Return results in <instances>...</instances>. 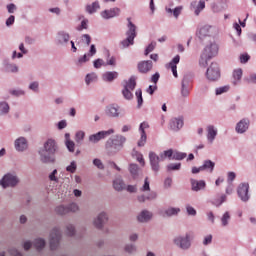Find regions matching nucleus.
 Returning a JSON list of instances; mask_svg holds the SVG:
<instances>
[{"label": "nucleus", "mask_w": 256, "mask_h": 256, "mask_svg": "<svg viewBox=\"0 0 256 256\" xmlns=\"http://www.w3.org/2000/svg\"><path fill=\"white\" fill-rule=\"evenodd\" d=\"M82 41L86 43V45H91V36H89V34L82 35Z\"/></svg>", "instance_id": "nucleus-60"}, {"label": "nucleus", "mask_w": 256, "mask_h": 256, "mask_svg": "<svg viewBox=\"0 0 256 256\" xmlns=\"http://www.w3.org/2000/svg\"><path fill=\"white\" fill-rule=\"evenodd\" d=\"M97 80V75L95 73L86 75V85H89L90 83H93V81Z\"/></svg>", "instance_id": "nucleus-46"}, {"label": "nucleus", "mask_w": 256, "mask_h": 256, "mask_svg": "<svg viewBox=\"0 0 256 256\" xmlns=\"http://www.w3.org/2000/svg\"><path fill=\"white\" fill-rule=\"evenodd\" d=\"M181 11H183V7L182 6H178L173 10V16L177 19L179 17V15H181Z\"/></svg>", "instance_id": "nucleus-56"}, {"label": "nucleus", "mask_w": 256, "mask_h": 256, "mask_svg": "<svg viewBox=\"0 0 256 256\" xmlns=\"http://www.w3.org/2000/svg\"><path fill=\"white\" fill-rule=\"evenodd\" d=\"M149 159L151 168L157 173V171H159V162L163 161L161 160V156L159 157L157 154H155V152H150Z\"/></svg>", "instance_id": "nucleus-11"}, {"label": "nucleus", "mask_w": 256, "mask_h": 256, "mask_svg": "<svg viewBox=\"0 0 256 256\" xmlns=\"http://www.w3.org/2000/svg\"><path fill=\"white\" fill-rule=\"evenodd\" d=\"M173 155H174L173 150H166L162 154H160L161 161H165V159H167V157H168V159H171V157L173 159Z\"/></svg>", "instance_id": "nucleus-36"}, {"label": "nucleus", "mask_w": 256, "mask_h": 256, "mask_svg": "<svg viewBox=\"0 0 256 256\" xmlns=\"http://www.w3.org/2000/svg\"><path fill=\"white\" fill-rule=\"evenodd\" d=\"M145 129H149V123L142 122L139 127L140 133H145Z\"/></svg>", "instance_id": "nucleus-59"}, {"label": "nucleus", "mask_w": 256, "mask_h": 256, "mask_svg": "<svg viewBox=\"0 0 256 256\" xmlns=\"http://www.w3.org/2000/svg\"><path fill=\"white\" fill-rule=\"evenodd\" d=\"M15 23V16L11 15L7 20H6V25L7 27H11Z\"/></svg>", "instance_id": "nucleus-62"}, {"label": "nucleus", "mask_w": 256, "mask_h": 256, "mask_svg": "<svg viewBox=\"0 0 256 256\" xmlns=\"http://www.w3.org/2000/svg\"><path fill=\"white\" fill-rule=\"evenodd\" d=\"M66 147H67L68 151H70V153H73L75 151V142H73L71 140H67Z\"/></svg>", "instance_id": "nucleus-52"}, {"label": "nucleus", "mask_w": 256, "mask_h": 256, "mask_svg": "<svg viewBox=\"0 0 256 256\" xmlns=\"http://www.w3.org/2000/svg\"><path fill=\"white\" fill-rule=\"evenodd\" d=\"M67 208L69 209V213L79 211V206H77L75 203H71L69 206H67Z\"/></svg>", "instance_id": "nucleus-57"}, {"label": "nucleus", "mask_w": 256, "mask_h": 256, "mask_svg": "<svg viewBox=\"0 0 256 256\" xmlns=\"http://www.w3.org/2000/svg\"><path fill=\"white\" fill-rule=\"evenodd\" d=\"M207 132H208V135H207L208 141L210 143H213V141L215 140V137H217V129H215V126L210 125L207 127Z\"/></svg>", "instance_id": "nucleus-20"}, {"label": "nucleus", "mask_w": 256, "mask_h": 256, "mask_svg": "<svg viewBox=\"0 0 256 256\" xmlns=\"http://www.w3.org/2000/svg\"><path fill=\"white\" fill-rule=\"evenodd\" d=\"M241 77H243V70L242 69H236L233 72V79L234 85H237V81H241Z\"/></svg>", "instance_id": "nucleus-33"}, {"label": "nucleus", "mask_w": 256, "mask_h": 256, "mask_svg": "<svg viewBox=\"0 0 256 256\" xmlns=\"http://www.w3.org/2000/svg\"><path fill=\"white\" fill-rule=\"evenodd\" d=\"M175 245L180 249H189L191 247V240H189V234H186L185 237H177L174 239Z\"/></svg>", "instance_id": "nucleus-9"}, {"label": "nucleus", "mask_w": 256, "mask_h": 256, "mask_svg": "<svg viewBox=\"0 0 256 256\" xmlns=\"http://www.w3.org/2000/svg\"><path fill=\"white\" fill-rule=\"evenodd\" d=\"M249 129V120L242 119L237 125H236V131L237 133H245Z\"/></svg>", "instance_id": "nucleus-17"}, {"label": "nucleus", "mask_w": 256, "mask_h": 256, "mask_svg": "<svg viewBox=\"0 0 256 256\" xmlns=\"http://www.w3.org/2000/svg\"><path fill=\"white\" fill-rule=\"evenodd\" d=\"M226 201H227V195L222 194L221 196L214 198L212 203L216 207H220V205H223V203H225Z\"/></svg>", "instance_id": "nucleus-28"}, {"label": "nucleus", "mask_w": 256, "mask_h": 256, "mask_svg": "<svg viewBox=\"0 0 256 256\" xmlns=\"http://www.w3.org/2000/svg\"><path fill=\"white\" fill-rule=\"evenodd\" d=\"M17 183H19V179L13 174H6L0 181V185L4 189L7 187H15Z\"/></svg>", "instance_id": "nucleus-5"}, {"label": "nucleus", "mask_w": 256, "mask_h": 256, "mask_svg": "<svg viewBox=\"0 0 256 256\" xmlns=\"http://www.w3.org/2000/svg\"><path fill=\"white\" fill-rule=\"evenodd\" d=\"M83 139H85V132L78 131L75 136L76 143H81V141H83Z\"/></svg>", "instance_id": "nucleus-48"}, {"label": "nucleus", "mask_w": 256, "mask_h": 256, "mask_svg": "<svg viewBox=\"0 0 256 256\" xmlns=\"http://www.w3.org/2000/svg\"><path fill=\"white\" fill-rule=\"evenodd\" d=\"M107 214L105 212H102L98 215L97 219L94 220V226L97 229H101L105 223H107Z\"/></svg>", "instance_id": "nucleus-14"}, {"label": "nucleus", "mask_w": 256, "mask_h": 256, "mask_svg": "<svg viewBox=\"0 0 256 256\" xmlns=\"http://www.w3.org/2000/svg\"><path fill=\"white\" fill-rule=\"evenodd\" d=\"M155 47H157V43L151 42L145 50V55H149V53L153 52L155 50Z\"/></svg>", "instance_id": "nucleus-47"}, {"label": "nucleus", "mask_w": 256, "mask_h": 256, "mask_svg": "<svg viewBox=\"0 0 256 256\" xmlns=\"http://www.w3.org/2000/svg\"><path fill=\"white\" fill-rule=\"evenodd\" d=\"M181 209L179 208H168L164 212H161L162 217H172V215H177Z\"/></svg>", "instance_id": "nucleus-25"}, {"label": "nucleus", "mask_w": 256, "mask_h": 256, "mask_svg": "<svg viewBox=\"0 0 256 256\" xmlns=\"http://www.w3.org/2000/svg\"><path fill=\"white\" fill-rule=\"evenodd\" d=\"M218 52H219V46L215 43H211L210 45L204 48L202 53H204V55L213 59V57H215V55H217Z\"/></svg>", "instance_id": "nucleus-10"}, {"label": "nucleus", "mask_w": 256, "mask_h": 256, "mask_svg": "<svg viewBox=\"0 0 256 256\" xmlns=\"http://www.w3.org/2000/svg\"><path fill=\"white\" fill-rule=\"evenodd\" d=\"M151 217H153V215L151 214V212L147 211V210H143L139 216H138V221L140 223H147V221H149L151 219Z\"/></svg>", "instance_id": "nucleus-19"}, {"label": "nucleus", "mask_w": 256, "mask_h": 256, "mask_svg": "<svg viewBox=\"0 0 256 256\" xmlns=\"http://www.w3.org/2000/svg\"><path fill=\"white\" fill-rule=\"evenodd\" d=\"M59 241H61V232L58 228H54L50 234V249L55 251L59 247Z\"/></svg>", "instance_id": "nucleus-6"}, {"label": "nucleus", "mask_w": 256, "mask_h": 256, "mask_svg": "<svg viewBox=\"0 0 256 256\" xmlns=\"http://www.w3.org/2000/svg\"><path fill=\"white\" fill-rule=\"evenodd\" d=\"M157 199V193L151 192L147 197L145 195L138 196L139 203H145V201H151Z\"/></svg>", "instance_id": "nucleus-27"}, {"label": "nucleus", "mask_w": 256, "mask_h": 256, "mask_svg": "<svg viewBox=\"0 0 256 256\" xmlns=\"http://www.w3.org/2000/svg\"><path fill=\"white\" fill-rule=\"evenodd\" d=\"M209 59H211V57L206 56V54L202 52L199 60L200 67H206L209 64Z\"/></svg>", "instance_id": "nucleus-31"}, {"label": "nucleus", "mask_w": 256, "mask_h": 256, "mask_svg": "<svg viewBox=\"0 0 256 256\" xmlns=\"http://www.w3.org/2000/svg\"><path fill=\"white\" fill-rule=\"evenodd\" d=\"M185 157H187V153L174 152V154H173V159H175L176 161H181V160L185 159Z\"/></svg>", "instance_id": "nucleus-44"}, {"label": "nucleus", "mask_w": 256, "mask_h": 256, "mask_svg": "<svg viewBox=\"0 0 256 256\" xmlns=\"http://www.w3.org/2000/svg\"><path fill=\"white\" fill-rule=\"evenodd\" d=\"M93 163L95 167H98V169H103V162H101L99 159H94Z\"/></svg>", "instance_id": "nucleus-64"}, {"label": "nucleus", "mask_w": 256, "mask_h": 256, "mask_svg": "<svg viewBox=\"0 0 256 256\" xmlns=\"http://www.w3.org/2000/svg\"><path fill=\"white\" fill-rule=\"evenodd\" d=\"M115 133V130L109 129L108 131H100L96 134H92L89 136L90 143H99L101 139H105V137H109V135H113Z\"/></svg>", "instance_id": "nucleus-7"}, {"label": "nucleus", "mask_w": 256, "mask_h": 256, "mask_svg": "<svg viewBox=\"0 0 256 256\" xmlns=\"http://www.w3.org/2000/svg\"><path fill=\"white\" fill-rule=\"evenodd\" d=\"M129 171L134 179L139 175V166L137 164H130Z\"/></svg>", "instance_id": "nucleus-32"}, {"label": "nucleus", "mask_w": 256, "mask_h": 256, "mask_svg": "<svg viewBox=\"0 0 256 256\" xmlns=\"http://www.w3.org/2000/svg\"><path fill=\"white\" fill-rule=\"evenodd\" d=\"M205 9V1L200 0L198 6L195 9V15H199V13H201V11H203Z\"/></svg>", "instance_id": "nucleus-45"}, {"label": "nucleus", "mask_w": 256, "mask_h": 256, "mask_svg": "<svg viewBox=\"0 0 256 256\" xmlns=\"http://www.w3.org/2000/svg\"><path fill=\"white\" fill-rule=\"evenodd\" d=\"M15 148L17 151H25L27 149V140L23 137L18 138L15 141Z\"/></svg>", "instance_id": "nucleus-18"}, {"label": "nucleus", "mask_w": 256, "mask_h": 256, "mask_svg": "<svg viewBox=\"0 0 256 256\" xmlns=\"http://www.w3.org/2000/svg\"><path fill=\"white\" fill-rule=\"evenodd\" d=\"M66 229H67V235L69 236V237H73V235H75V227H73V225H68L67 227H66Z\"/></svg>", "instance_id": "nucleus-53"}, {"label": "nucleus", "mask_w": 256, "mask_h": 256, "mask_svg": "<svg viewBox=\"0 0 256 256\" xmlns=\"http://www.w3.org/2000/svg\"><path fill=\"white\" fill-rule=\"evenodd\" d=\"M153 69V62L151 60L142 61L138 64V70L140 73H149Z\"/></svg>", "instance_id": "nucleus-12"}, {"label": "nucleus", "mask_w": 256, "mask_h": 256, "mask_svg": "<svg viewBox=\"0 0 256 256\" xmlns=\"http://www.w3.org/2000/svg\"><path fill=\"white\" fill-rule=\"evenodd\" d=\"M149 189H150L149 178L146 177L145 180H144V185L141 188V191H149Z\"/></svg>", "instance_id": "nucleus-61"}, {"label": "nucleus", "mask_w": 256, "mask_h": 256, "mask_svg": "<svg viewBox=\"0 0 256 256\" xmlns=\"http://www.w3.org/2000/svg\"><path fill=\"white\" fill-rule=\"evenodd\" d=\"M55 211L58 215H67V213H69V208L61 205L56 207Z\"/></svg>", "instance_id": "nucleus-37"}, {"label": "nucleus", "mask_w": 256, "mask_h": 256, "mask_svg": "<svg viewBox=\"0 0 256 256\" xmlns=\"http://www.w3.org/2000/svg\"><path fill=\"white\" fill-rule=\"evenodd\" d=\"M125 141H127V138L117 135L114 139L107 140L106 149H108V151H114L115 153L116 151H121L123 145H125Z\"/></svg>", "instance_id": "nucleus-3"}, {"label": "nucleus", "mask_w": 256, "mask_h": 256, "mask_svg": "<svg viewBox=\"0 0 256 256\" xmlns=\"http://www.w3.org/2000/svg\"><path fill=\"white\" fill-rule=\"evenodd\" d=\"M250 57L248 54H242L240 55V62L241 63H247V61H249Z\"/></svg>", "instance_id": "nucleus-63"}, {"label": "nucleus", "mask_w": 256, "mask_h": 256, "mask_svg": "<svg viewBox=\"0 0 256 256\" xmlns=\"http://www.w3.org/2000/svg\"><path fill=\"white\" fill-rule=\"evenodd\" d=\"M106 114L109 117H119V109L115 107L114 105H110L106 109Z\"/></svg>", "instance_id": "nucleus-24"}, {"label": "nucleus", "mask_w": 256, "mask_h": 256, "mask_svg": "<svg viewBox=\"0 0 256 256\" xmlns=\"http://www.w3.org/2000/svg\"><path fill=\"white\" fill-rule=\"evenodd\" d=\"M213 169H215V163L211 160H205L202 165V171H209V173H213Z\"/></svg>", "instance_id": "nucleus-23"}, {"label": "nucleus", "mask_w": 256, "mask_h": 256, "mask_svg": "<svg viewBox=\"0 0 256 256\" xmlns=\"http://www.w3.org/2000/svg\"><path fill=\"white\" fill-rule=\"evenodd\" d=\"M128 21V31L126 32L127 38L121 42L122 47H129V45H133L135 38L137 37L136 29L137 27L133 22H131V18H127Z\"/></svg>", "instance_id": "nucleus-2"}, {"label": "nucleus", "mask_w": 256, "mask_h": 256, "mask_svg": "<svg viewBox=\"0 0 256 256\" xmlns=\"http://www.w3.org/2000/svg\"><path fill=\"white\" fill-rule=\"evenodd\" d=\"M57 149V142L53 139H48L44 143V148L39 151L42 163H55V153H57Z\"/></svg>", "instance_id": "nucleus-1"}, {"label": "nucleus", "mask_w": 256, "mask_h": 256, "mask_svg": "<svg viewBox=\"0 0 256 256\" xmlns=\"http://www.w3.org/2000/svg\"><path fill=\"white\" fill-rule=\"evenodd\" d=\"M58 41L59 43H68L69 42V34L65 32H59L58 33Z\"/></svg>", "instance_id": "nucleus-35"}, {"label": "nucleus", "mask_w": 256, "mask_h": 256, "mask_svg": "<svg viewBox=\"0 0 256 256\" xmlns=\"http://www.w3.org/2000/svg\"><path fill=\"white\" fill-rule=\"evenodd\" d=\"M135 87H137V82L135 81V77H131L128 82H126L124 89H129L130 91H133Z\"/></svg>", "instance_id": "nucleus-30"}, {"label": "nucleus", "mask_w": 256, "mask_h": 256, "mask_svg": "<svg viewBox=\"0 0 256 256\" xmlns=\"http://www.w3.org/2000/svg\"><path fill=\"white\" fill-rule=\"evenodd\" d=\"M191 185H192L193 191H201V189H205V186H206L205 181L203 180H200V181L192 180Z\"/></svg>", "instance_id": "nucleus-22"}, {"label": "nucleus", "mask_w": 256, "mask_h": 256, "mask_svg": "<svg viewBox=\"0 0 256 256\" xmlns=\"http://www.w3.org/2000/svg\"><path fill=\"white\" fill-rule=\"evenodd\" d=\"M34 247L37 251H41L45 247V240L41 238L34 240Z\"/></svg>", "instance_id": "nucleus-34"}, {"label": "nucleus", "mask_w": 256, "mask_h": 256, "mask_svg": "<svg viewBox=\"0 0 256 256\" xmlns=\"http://www.w3.org/2000/svg\"><path fill=\"white\" fill-rule=\"evenodd\" d=\"M131 91L132 90H129L128 88H124L122 90L123 97L126 98L128 101H130V99H133V93Z\"/></svg>", "instance_id": "nucleus-43"}, {"label": "nucleus", "mask_w": 256, "mask_h": 256, "mask_svg": "<svg viewBox=\"0 0 256 256\" xmlns=\"http://www.w3.org/2000/svg\"><path fill=\"white\" fill-rule=\"evenodd\" d=\"M231 219V215H229V212H225L224 215L221 218V223L223 227H227L229 225V220Z\"/></svg>", "instance_id": "nucleus-39"}, {"label": "nucleus", "mask_w": 256, "mask_h": 256, "mask_svg": "<svg viewBox=\"0 0 256 256\" xmlns=\"http://www.w3.org/2000/svg\"><path fill=\"white\" fill-rule=\"evenodd\" d=\"M105 65H107V64H105V61H103V59H96L95 61H94V67H95V69H101V67H103V66H105Z\"/></svg>", "instance_id": "nucleus-50"}, {"label": "nucleus", "mask_w": 256, "mask_h": 256, "mask_svg": "<svg viewBox=\"0 0 256 256\" xmlns=\"http://www.w3.org/2000/svg\"><path fill=\"white\" fill-rule=\"evenodd\" d=\"M5 113H9V104L0 102V115H5Z\"/></svg>", "instance_id": "nucleus-41"}, {"label": "nucleus", "mask_w": 256, "mask_h": 256, "mask_svg": "<svg viewBox=\"0 0 256 256\" xmlns=\"http://www.w3.org/2000/svg\"><path fill=\"white\" fill-rule=\"evenodd\" d=\"M66 171H68V173H75L77 171V164L75 161L71 162V164L67 166Z\"/></svg>", "instance_id": "nucleus-49"}, {"label": "nucleus", "mask_w": 256, "mask_h": 256, "mask_svg": "<svg viewBox=\"0 0 256 256\" xmlns=\"http://www.w3.org/2000/svg\"><path fill=\"white\" fill-rule=\"evenodd\" d=\"M99 2H94L92 5H88L87 7H86V11L88 12V13H95V11H97V9H99Z\"/></svg>", "instance_id": "nucleus-38"}, {"label": "nucleus", "mask_w": 256, "mask_h": 256, "mask_svg": "<svg viewBox=\"0 0 256 256\" xmlns=\"http://www.w3.org/2000/svg\"><path fill=\"white\" fill-rule=\"evenodd\" d=\"M241 201H249V183H241L237 190Z\"/></svg>", "instance_id": "nucleus-8"}, {"label": "nucleus", "mask_w": 256, "mask_h": 256, "mask_svg": "<svg viewBox=\"0 0 256 256\" xmlns=\"http://www.w3.org/2000/svg\"><path fill=\"white\" fill-rule=\"evenodd\" d=\"M189 79L187 77H184L182 80V90L181 95L182 97H189Z\"/></svg>", "instance_id": "nucleus-21"}, {"label": "nucleus", "mask_w": 256, "mask_h": 256, "mask_svg": "<svg viewBox=\"0 0 256 256\" xmlns=\"http://www.w3.org/2000/svg\"><path fill=\"white\" fill-rule=\"evenodd\" d=\"M229 91V86H223L216 89V95H222V93H227Z\"/></svg>", "instance_id": "nucleus-55"}, {"label": "nucleus", "mask_w": 256, "mask_h": 256, "mask_svg": "<svg viewBox=\"0 0 256 256\" xmlns=\"http://www.w3.org/2000/svg\"><path fill=\"white\" fill-rule=\"evenodd\" d=\"M186 211H187L188 215H192V216L197 215V210H195V208H193L190 205L186 206Z\"/></svg>", "instance_id": "nucleus-58"}, {"label": "nucleus", "mask_w": 256, "mask_h": 256, "mask_svg": "<svg viewBox=\"0 0 256 256\" xmlns=\"http://www.w3.org/2000/svg\"><path fill=\"white\" fill-rule=\"evenodd\" d=\"M113 187L115 191H123L125 189V183L121 178H117L113 181Z\"/></svg>", "instance_id": "nucleus-26"}, {"label": "nucleus", "mask_w": 256, "mask_h": 256, "mask_svg": "<svg viewBox=\"0 0 256 256\" xmlns=\"http://www.w3.org/2000/svg\"><path fill=\"white\" fill-rule=\"evenodd\" d=\"M221 77V70L219 64L213 62L206 71V78L208 81H217Z\"/></svg>", "instance_id": "nucleus-4"}, {"label": "nucleus", "mask_w": 256, "mask_h": 256, "mask_svg": "<svg viewBox=\"0 0 256 256\" xmlns=\"http://www.w3.org/2000/svg\"><path fill=\"white\" fill-rule=\"evenodd\" d=\"M146 143H147V133L141 132V137L138 141V147H145Z\"/></svg>", "instance_id": "nucleus-40"}, {"label": "nucleus", "mask_w": 256, "mask_h": 256, "mask_svg": "<svg viewBox=\"0 0 256 256\" xmlns=\"http://www.w3.org/2000/svg\"><path fill=\"white\" fill-rule=\"evenodd\" d=\"M168 171H179V169H181V163H177V164H169L167 166Z\"/></svg>", "instance_id": "nucleus-51"}, {"label": "nucleus", "mask_w": 256, "mask_h": 256, "mask_svg": "<svg viewBox=\"0 0 256 256\" xmlns=\"http://www.w3.org/2000/svg\"><path fill=\"white\" fill-rule=\"evenodd\" d=\"M117 77H119V73L117 72H106L104 75H103V79L104 81H113L114 79H117Z\"/></svg>", "instance_id": "nucleus-29"}, {"label": "nucleus", "mask_w": 256, "mask_h": 256, "mask_svg": "<svg viewBox=\"0 0 256 256\" xmlns=\"http://www.w3.org/2000/svg\"><path fill=\"white\" fill-rule=\"evenodd\" d=\"M212 241H213V235L209 234L204 237L203 245H211Z\"/></svg>", "instance_id": "nucleus-54"}, {"label": "nucleus", "mask_w": 256, "mask_h": 256, "mask_svg": "<svg viewBox=\"0 0 256 256\" xmlns=\"http://www.w3.org/2000/svg\"><path fill=\"white\" fill-rule=\"evenodd\" d=\"M121 13L119 8H112L110 10H105L101 13L103 19H112V17H117Z\"/></svg>", "instance_id": "nucleus-13"}, {"label": "nucleus", "mask_w": 256, "mask_h": 256, "mask_svg": "<svg viewBox=\"0 0 256 256\" xmlns=\"http://www.w3.org/2000/svg\"><path fill=\"white\" fill-rule=\"evenodd\" d=\"M181 127H183V118L179 117V118L171 119L170 129H172V131H179V129H181Z\"/></svg>", "instance_id": "nucleus-16"}, {"label": "nucleus", "mask_w": 256, "mask_h": 256, "mask_svg": "<svg viewBox=\"0 0 256 256\" xmlns=\"http://www.w3.org/2000/svg\"><path fill=\"white\" fill-rule=\"evenodd\" d=\"M135 95L137 98L138 107H141V105H143V91H141V89H138Z\"/></svg>", "instance_id": "nucleus-42"}, {"label": "nucleus", "mask_w": 256, "mask_h": 256, "mask_svg": "<svg viewBox=\"0 0 256 256\" xmlns=\"http://www.w3.org/2000/svg\"><path fill=\"white\" fill-rule=\"evenodd\" d=\"M95 53H97V48H95V45L92 44L90 46V53L85 54L83 57L79 58V60H78L79 65H82V63H87V61H89V59H91V57H93V55H95Z\"/></svg>", "instance_id": "nucleus-15"}]
</instances>
